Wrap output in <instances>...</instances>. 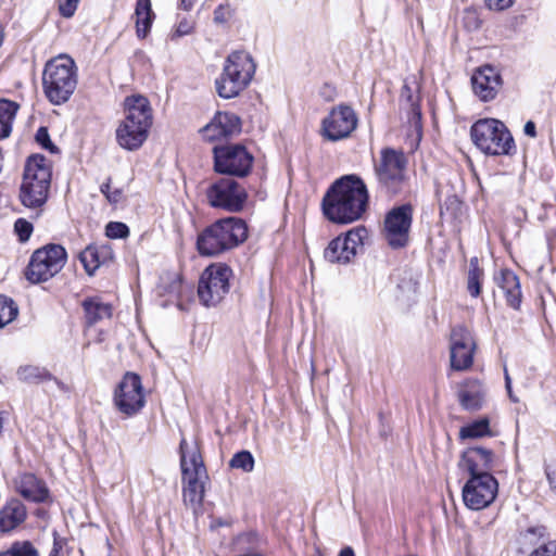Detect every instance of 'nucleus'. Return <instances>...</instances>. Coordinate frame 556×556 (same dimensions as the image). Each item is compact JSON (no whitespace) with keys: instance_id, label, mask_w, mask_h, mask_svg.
Returning <instances> with one entry per match:
<instances>
[{"instance_id":"1","label":"nucleus","mask_w":556,"mask_h":556,"mask_svg":"<svg viewBox=\"0 0 556 556\" xmlns=\"http://www.w3.org/2000/svg\"><path fill=\"white\" fill-rule=\"evenodd\" d=\"M369 193L364 180L356 174L336 179L321 200L325 217L340 225L362 218L368 207Z\"/></svg>"},{"instance_id":"2","label":"nucleus","mask_w":556,"mask_h":556,"mask_svg":"<svg viewBox=\"0 0 556 556\" xmlns=\"http://www.w3.org/2000/svg\"><path fill=\"white\" fill-rule=\"evenodd\" d=\"M248 235L249 228L242 218H220L198 235L197 249L203 256H215L239 247Z\"/></svg>"},{"instance_id":"3","label":"nucleus","mask_w":556,"mask_h":556,"mask_svg":"<svg viewBox=\"0 0 556 556\" xmlns=\"http://www.w3.org/2000/svg\"><path fill=\"white\" fill-rule=\"evenodd\" d=\"M125 119L116 129L117 143L125 150H138L147 140L152 125V110L147 98L132 96L125 100Z\"/></svg>"},{"instance_id":"4","label":"nucleus","mask_w":556,"mask_h":556,"mask_svg":"<svg viewBox=\"0 0 556 556\" xmlns=\"http://www.w3.org/2000/svg\"><path fill=\"white\" fill-rule=\"evenodd\" d=\"M51 186V169L42 154L30 155L24 167L23 180L20 186V201L26 207L40 216L48 201Z\"/></svg>"},{"instance_id":"5","label":"nucleus","mask_w":556,"mask_h":556,"mask_svg":"<svg viewBox=\"0 0 556 556\" xmlns=\"http://www.w3.org/2000/svg\"><path fill=\"white\" fill-rule=\"evenodd\" d=\"M42 87L52 104L67 102L77 87V67L74 60L60 54L48 61L42 73Z\"/></svg>"},{"instance_id":"6","label":"nucleus","mask_w":556,"mask_h":556,"mask_svg":"<svg viewBox=\"0 0 556 556\" xmlns=\"http://www.w3.org/2000/svg\"><path fill=\"white\" fill-rule=\"evenodd\" d=\"M256 65L250 53L233 51L225 60L222 74L215 80L218 96L224 99L238 97L251 83Z\"/></svg>"},{"instance_id":"7","label":"nucleus","mask_w":556,"mask_h":556,"mask_svg":"<svg viewBox=\"0 0 556 556\" xmlns=\"http://www.w3.org/2000/svg\"><path fill=\"white\" fill-rule=\"evenodd\" d=\"M470 137L475 146L488 155H510L516 150L511 134L504 123L495 118L473 123Z\"/></svg>"},{"instance_id":"8","label":"nucleus","mask_w":556,"mask_h":556,"mask_svg":"<svg viewBox=\"0 0 556 556\" xmlns=\"http://www.w3.org/2000/svg\"><path fill=\"white\" fill-rule=\"evenodd\" d=\"M66 261L67 252L63 245L48 243L33 252L24 276L33 285L46 282L63 269Z\"/></svg>"},{"instance_id":"9","label":"nucleus","mask_w":556,"mask_h":556,"mask_svg":"<svg viewBox=\"0 0 556 556\" xmlns=\"http://www.w3.org/2000/svg\"><path fill=\"white\" fill-rule=\"evenodd\" d=\"M179 452L182 480L186 483L182 491L184 501L191 506H200L204 496L202 477L205 476L202 456L197 447L189 451L186 439L180 441Z\"/></svg>"},{"instance_id":"10","label":"nucleus","mask_w":556,"mask_h":556,"mask_svg":"<svg viewBox=\"0 0 556 556\" xmlns=\"http://www.w3.org/2000/svg\"><path fill=\"white\" fill-rule=\"evenodd\" d=\"M406 165L407 159L402 151L382 149L374 168L379 189L389 195L399 194L405 182Z\"/></svg>"},{"instance_id":"11","label":"nucleus","mask_w":556,"mask_h":556,"mask_svg":"<svg viewBox=\"0 0 556 556\" xmlns=\"http://www.w3.org/2000/svg\"><path fill=\"white\" fill-rule=\"evenodd\" d=\"M232 276L233 271L226 263L208 265L199 278V302L205 307L217 306L229 292Z\"/></svg>"},{"instance_id":"12","label":"nucleus","mask_w":556,"mask_h":556,"mask_svg":"<svg viewBox=\"0 0 556 556\" xmlns=\"http://www.w3.org/2000/svg\"><path fill=\"white\" fill-rule=\"evenodd\" d=\"M213 156L216 173L236 177H245L254 161L253 155L239 143L215 146Z\"/></svg>"},{"instance_id":"13","label":"nucleus","mask_w":556,"mask_h":556,"mask_svg":"<svg viewBox=\"0 0 556 556\" xmlns=\"http://www.w3.org/2000/svg\"><path fill=\"white\" fill-rule=\"evenodd\" d=\"M368 231L357 226L333 238L324 250V260L330 264L348 265L363 248Z\"/></svg>"},{"instance_id":"14","label":"nucleus","mask_w":556,"mask_h":556,"mask_svg":"<svg viewBox=\"0 0 556 556\" xmlns=\"http://www.w3.org/2000/svg\"><path fill=\"white\" fill-rule=\"evenodd\" d=\"M358 117L355 111L345 103H340L329 111L320 124L321 137L330 142L349 138L356 129Z\"/></svg>"},{"instance_id":"15","label":"nucleus","mask_w":556,"mask_h":556,"mask_svg":"<svg viewBox=\"0 0 556 556\" xmlns=\"http://www.w3.org/2000/svg\"><path fill=\"white\" fill-rule=\"evenodd\" d=\"M113 402L119 413L127 417L138 414L146 404L141 378L126 372L114 390Z\"/></svg>"},{"instance_id":"16","label":"nucleus","mask_w":556,"mask_h":556,"mask_svg":"<svg viewBox=\"0 0 556 556\" xmlns=\"http://www.w3.org/2000/svg\"><path fill=\"white\" fill-rule=\"evenodd\" d=\"M206 198L213 207L240 212L248 199V193L235 179L225 177L207 188Z\"/></svg>"},{"instance_id":"17","label":"nucleus","mask_w":556,"mask_h":556,"mask_svg":"<svg viewBox=\"0 0 556 556\" xmlns=\"http://www.w3.org/2000/svg\"><path fill=\"white\" fill-rule=\"evenodd\" d=\"M498 492V482L492 475L469 476L462 494L466 507L480 510L490 506Z\"/></svg>"},{"instance_id":"18","label":"nucleus","mask_w":556,"mask_h":556,"mask_svg":"<svg viewBox=\"0 0 556 556\" xmlns=\"http://www.w3.org/2000/svg\"><path fill=\"white\" fill-rule=\"evenodd\" d=\"M412 220L410 204H402L388 212L384 218V237L391 248L400 249L407 244Z\"/></svg>"},{"instance_id":"19","label":"nucleus","mask_w":556,"mask_h":556,"mask_svg":"<svg viewBox=\"0 0 556 556\" xmlns=\"http://www.w3.org/2000/svg\"><path fill=\"white\" fill-rule=\"evenodd\" d=\"M450 342L452 368L466 370L471 367L476 343L470 330L463 325L453 327Z\"/></svg>"},{"instance_id":"20","label":"nucleus","mask_w":556,"mask_h":556,"mask_svg":"<svg viewBox=\"0 0 556 556\" xmlns=\"http://www.w3.org/2000/svg\"><path fill=\"white\" fill-rule=\"evenodd\" d=\"M475 94L483 102L495 99L503 86V79L496 67L483 65L478 67L471 76Z\"/></svg>"},{"instance_id":"21","label":"nucleus","mask_w":556,"mask_h":556,"mask_svg":"<svg viewBox=\"0 0 556 556\" xmlns=\"http://www.w3.org/2000/svg\"><path fill=\"white\" fill-rule=\"evenodd\" d=\"M494 463V454L491 450L482 446H469L466 448L458 462L460 470L466 471L469 476L491 475Z\"/></svg>"},{"instance_id":"22","label":"nucleus","mask_w":556,"mask_h":556,"mask_svg":"<svg viewBox=\"0 0 556 556\" xmlns=\"http://www.w3.org/2000/svg\"><path fill=\"white\" fill-rule=\"evenodd\" d=\"M241 130V121L235 113L217 112L211 123L202 128L203 137L215 141L231 137Z\"/></svg>"},{"instance_id":"23","label":"nucleus","mask_w":556,"mask_h":556,"mask_svg":"<svg viewBox=\"0 0 556 556\" xmlns=\"http://www.w3.org/2000/svg\"><path fill=\"white\" fill-rule=\"evenodd\" d=\"M27 518L26 506L17 498H11L0 509V534L10 533Z\"/></svg>"},{"instance_id":"24","label":"nucleus","mask_w":556,"mask_h":556,"mask_svg":"<svg viewBox=\"0 0 556 556\" xmlns=\"http://www.w3.org/2000/svg\"><path fill=\"white\" fill-rule=\"evenodd\" d=\"M16 490L20 495L34 503H43L49 497L46 483L34 473H23L16 481Z\"/></svg>"},{"instance_id":"25","label":"nucleus","mask_w":556,"mask_h":556,"mask_svg":"<svg viewBox=\"0 0 556 556\" xmlns=\"http://www.w3.org/2000/svg\"><path fill=\"white\" fill-rule=\"evenodd\" d=\"M495 280L505 295L507 305L518 309L522 299L518 276L513 270L505 268L500 271Z\"/></svg>"},{"instance_id":"26","label":"nucleus","mask_w":556,"mask_h":556,"mask_svg":"<svg viewBox=\"0 0 556 556\" xmlns=\"http://www.w3.org/2000/svg\"><path fill=\"white\" fill-rule=\"evenodd\" d=\"M112 256L113 252L110 247L97 244H89L78 254V258L89 276H92Z\"/></svg>"},{"instance_id":"27","label":"nucleus","mask_w":556,"mask_h":556,"mask_svg":"<svg viewBox=\"0 0 556 556\" xmlns=\"http://www.w3.org/2000/svg\"><path fill=\"white\" fill-rule=\"evenodd\" d=\"M485 389L479 380H468L458 393L460 405L467 410L482 407Z\"/></svg>"},{"instance_id":"28","label":"nucleus","mask_w":556,"mask_h":556,"mask_svg":"<svg viewBox=\"0 0 556 556\" xmlns=\"http://www.w3.org/2000/svg\"><path fill=\"white\" fill-rule=\"evenodd\" d=\"M81 306L85 312L86 325L91 327L103 319H109L112 316V306L103 302L98 296L86 298Z\"/></svg>"},{"instance_id":"29","label":"nucleus","mask_w":556,"mask_h":556,"mask_svg":"<svg viewBox=\"0 0 556 556\" xmlns=\"http://www.w3.org/2000/svg\"><path fill=\"white\" fill-rule=\"evenodd\" d=\"M135 15L137 36L138 38L143 39L150 33L155 18V14L152 11L151 0H137Z\"/></svg>"},{"instance_id":"30","label":"nucleus","mask_w":556,"mask_h":556,"mask_svg":"<svg viewBox=\"0 0 556 556\" xmlns=\"http://www.w3.org/2000/svg\"><path fill=\"white\" fill-rule=\"evenodd\" d=\"M20 104L9 99H0V140L8 138L12 132L13 121Z\"/></svg>"},{"instance_id":"31","label":"nucleus","mask_w":556,"mask_h":556,"mask_svg":"<svg viewBox=\"0 0 556 556\" xmlns=\"http://www.w3.org/2000/svg\"><path fill=\"white\" fill-rule=\"evenodd\" d=\"M17 379L25 383L39 384L52 379V374L46 368L36 365H23L17 368Z\"/></svg>"},{"instance_id":"32","label":"nucleus","mask_w":556,"mask_h":556,"mask_svg":"<svg viewBox=\"0 0 556 556\" xmlns=\"http://www.w3.org/2000/svg\"><path fill=\"white\" fill-rule=\"evenodd\" d=\"M490 434V420L488 417H482L477 420H473L463 426L459 430L460 439H477Z\"/></svg>"},{"instance_id":"33","label":"nucleus","mask_w":556,"mask_h":556,"mask_svg":"<svg viewBox=\"0 0 556 556\" xmlns=\"http://www.w3.org/2000/svg\"><path fill=\"white\" fill-rule=\"evenodd\" d=\"M483 270L479 267L477 257L470 258L467 276V290L472 298H478L481 293Z\"/></svg>"},{"instance_id":"34","label":"nucleus","mask_w":556,"mask_h":556,"mask_svg":"<svg viewBox=\"0 0 556 556\" xmlns=\"http://www.w3.org/2000/svg\"><path fill=\"white\" fill-rule=\"evenodd\" d=\"M0 556H40L38 548L29 540L14 541L5 549L0 551Z\"/></svg>"},{"instance_id":"35","label":"nucleus","mask_w":556,"mask_h":556,"mask_svg":"<svg viewBox=\"0 0 556 556\" xmlns=\"http://www.w3.org/2000/svg\"><path fill=\"white\" fill-rule=\"evenodd\" d=\"M18 308L14 301L0 294V329L16 318Z\"/></svg>"},{"instance_id":"36","label":"nucleus","mask_w":556,"mask_h":556,"mask_svg":"<svg viewBox=\"0 0 556 556\" xmlns=\"http://www.w3.org/2000/svg\"><path fill=\"white\" fill-rule=\"evenodd\" d=\"M254 457L250 451L242 450L233 454L229 460V467L241 469L243 472H251L254 469Z\"/></svg>"},{"instance_id":"37","label":"nucleus","mask_w":556,"mask_h":556,"mask_svg":"<svg viewBox=\"0 0 556 556\" xmlns=\"http://www.w3.org/2000/svg\"><path fill=\"white\" fill-rule=\"evenodd\" d=\"M105 236L110 239H125L129 236V227L122 222H109L105 226Z\"/></svg>"},{"instance_id":"38","label":"nucleus","mask_w":556,"mask_h":556,"mask_svg":"<svg viewBox=\"0 0 556 556\" xmlns=\"http://www.w3.org/2000/svg\"><path fill=\"white\" fill-rule=\"evenodd\" d=\"M33 230V224L25 218H17L14 223V232L16 233L18 241L22 243L29 240Z\"/></svg>"},{"instance_id":"39","label":"nucleus","mask_w":556,"mask_h":556,"mask_svg":"<svg viewBox=\"0 0 556 556\" xmlns=\"http://www.w3.org/2000/svg\"><path fill=\"white\" fill-rule=\"evenodd\" d=\"M35 140L42 149L49 151L50 153L59 152L58 147L50 139V135L47 127L38 128L35 136Z\"/></svg>"},{"instance_id":"40","label":"nucleus","mask_w":556,"mask_h":556,"mask_svg":"<svg viewBox=\"0 0 556 556\" xmlns=\"http://www.w3.org/2000/svg\"><path fill=\"white\" fill-rule=\"evenodd\" d=\"M100 191L111 204H117L123 194L121 189H111L110 179L100 186Z\"/></svg>"},{"instance_id":"41","label":"nucleus","mask_w":556,"mask_h":556,"mask_svg":"<svg viewBox=\"0 0 556 556\" xmlns=\"http://www.w3.org/2000/svg\"><path fill=\"white\" fill-rule=\"evenodd\" d=\"M60 14L65 17H72L78 7L80 0H56Z\"/></svg>"},{"instance_id":"42","label":"nucleus","mask_w":556,"mask_h":556,"mask_svg":"<svg viewBox=\"0 0 556 556\" xmlns=\"http://www.w3.org/2000/svg\"><path fill=\"white\" fill-rule=\"evenodd\" d=\"M528 556H556V540L540 545Z\"/></svg>"},{"instance_id":"43","label":"nucleus","mask_w":556,"mask_h":556,"mask_svg":"<svg viewBox=\"0 0 556 556\" xmlns=\"http://www.w3.org/2000/svg\"><path fill=\"white\" fill-rule=\"evenodd\" d=\"M460 205V201L456 195H451L440 205V214L443 215L445 212L454 215Z\"/></svg>"},{"instance_id":"44","label":"nucleus","mask_w":556,"mask_h":556,"mask_svg":"<svg viewBox=\"0 0 556 556\" xmlns=\"http://www.w3.org/2000/svg\"><path fill=\"white\" fill-rule=\"evenodd\" d=\"M53 545L48 556H62L63 548L67 544V540L65 538H61L58 533V531H53Z\"/></svg>"},{"instance_id":"45","label":"nucleus","mask_w":556,"mask_h":556,"mask_svg":"<svg viewBox=\"0 0 556 556\" xmlns=\"http://www.w3.org/2000/svg\"><path fill=\"white\" fill-rule=\"evenodd\" d=\"M193 29V23L187 18L179 21L175 31L172 35V39L179 38L189 35Z\"/></svg>"},{"instance_id":"46","label":"nucleus","mask_w":556,"mask_h":556,"mask_svg":"<svg viewBox=\"0 0 556 556\" xmlns=\"http://www.w3.org/2000/svg\"><path fill=\"white\" fill-rule=\"evenodd\" d=\"M504 372H505V388H506V391H507V394H508V397L511 402L514 403H517L519 402L518 397L515 396V394L513 393V387H511V379L508 375V371L507 369L505 368L504 369Z\"/></svg>"},{"instance_id":"47","label":"nucleus","mask_w":556,"mask_h":556,"mask_svg":"<svg viewBox=\"0 0 556 556\" xmlns=\"http://www.w3.org/2000/svg\"><path fill=\"white\" fill-rule=\"evenodd\" d=\"M489 7L495 10H504L513 4V0H488Z\"/></svg>"},{"instance_id":"48","label":"nucleus","mask_w":556,"mask_h":556,"mask_svg":"<svg viewBox=\"0 0 556 556\" xmlns=\"http://www.w3.org/2000/svg\"><path fill=\"white\" fill-rule=\"evenodd\" d=\"M214 21L216 23H225L227 21L226 9L218 5L214 11Z\"/></svg>"},{"instance_id":"49","label":"nucleus","mask_w":556,"mask_h":556,"mask_svg":"<svg viewBox=\"0 0 556 556\" xmlns=\"http://www.w3.org/2000/svg\"><path fill=\"white\" fill-rule=\"evenodd\" d=\"M523 132L528 137L535 138L536 137V126H535V123L532 122V121H528L525 124Z\"/></svg>"},{"instance_id":"50","label":"nucleus","mask_w":556,"mask_h":556,"mask_svg":"<svg viewBox=\"0 0 556 556\" xmlns=\"http://www.w3.org/2000/svg\"><path fill=\"white\" fill-rule=\"evenodd\" d=\"M48 381H52L53 384L58 388V390H60L61 392L63 393H68L71 392V388L70 386H67L66 383H64L63 381L59 380L56 377H54L52 375V379H48Z\"/></svg>"},{"instance_id":"51","label":"nucleus","mask_w":556,"mask_h":556,"mask_svg":"<svg viewBox=\"0 0 556 556\" xmlns=\"http://www.w3.org/2000/svg\"><path fill=\"white\" fill-rule=\"evenodd\" d=\"M546 532V528L543 527V526H540V527H534V528H529L528 529V533L530 534H538L539 536H544Z\"/></svg>"},{"instance_id":"52","label":"nucleus","mask_w":556,"mask_h":556,"mask_svg":"<svg viewBox=\"0 0 556 556\" xmlns=\"http://www.w3.org/2000/svg\"><path fill=\"white\" fill-rule=\"evenodd\" d=\"M547 479L551 484V486L556 490V469L552 471H547Z\"/></svg>"},{"instance_id":"53","label":"nucleus","mask_w":556,"mask_h":556,"mask_svg":"<svg viewBox=\"0 0 556 556\" xmlns=\"http://www.w3.org/2000/svg\"><path fill=\"white\" fill-rule=\"evenodd\" d=\"M338 556H355V552L351 546H344L338 554Z\"/></svg>"},{"instance_id":"54","label":"nucleus","mask_w":556,"mask_h":556,"mask_svg":"<svg viewBox=\"0 0 556 556\" xmlns=\"http://www.w3.org/2000/svg\"><path fill=\"white\" fill-rule=\"evenodd\" d=\"M193 2H194V0H181L180 1V7L184 10L189 11L193 7Z\"/></svg>"},{"instance_id":"55","label":"nucleus","mask_w":556,"mask_h":556,"mask_svg":"<svg viewBox=\"0 0 556 556\" xmlns=\"http://www.w3.org/2000/svg\"><path fill=\"white\" fill-rule=\"evenodd\" d=\"M413 112L416 113L420 117V112L418 111V106L415 104H412Z\"/></svg>"}]
</instances>
